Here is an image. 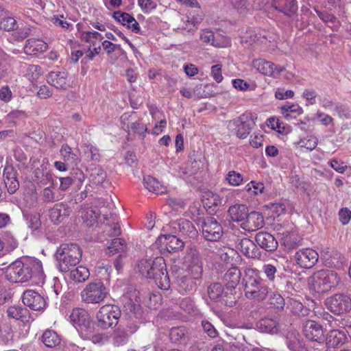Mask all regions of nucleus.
Here are the masks:
<instances>
[{"instance_id": "obj_14", "label": "nucleus", "mask_w": 351, "mask_h": 351, "mask_svg": "<svg viewBox=\"0 0 351 351\" xmlns=\"http://www.w3.org/2000/svg\"><path fill=\"white\" fill-rule=\"evenodd\" d=\"M294 257L296 263L304 269L312 268L319 260L317 251L310 247L299 250L295 252Z\"/></svg>"}, {"instance_id": "obj_36", "label": "nucleus", "mask_w": 351, "mask_h": 351, "mask_svg": "<svg viewBox=\"0 0 351 351\" xmlns=\"http://www.w3.org/2000/svg\"><path fill=\"white\" fill-rule=\"evenodd\" d=\"M252 66L261 73L271 76L274 75V66L275 64L265 59H256L252 61Z\"/></svg>"}, {"instance_id": "obj_20", "label": "nucleus", "mask_w": 351, "mask_h": 351, "mask_svg": "<svg viewBox=\"0 0 351 351\" xmlns=\"http://www.w3.org/2000/svg\"><path fill=\"white\" fill-rule=\"evenodd\" d=\"M237 247L242 254L251 258L258 259L261 257V252L256 245L248 238L237 239Z\"/></svg>"}, {"instance_id": "obj_35", "label": "nucleus", "mask_w": 351, "mask_h": 351, "mask_svg": "<svg viewBox=\"0 0 351 351\" xmlns=\"http://www.w3.org/2000/svg\"><path fill=\"white\" fill-rule=\"evenodd\" d=\"M280 235V243L284 245L287 250H293L299 245L300 239L295 232L285 231Z\"/></svg>"}, {"instance_id": "obj_64", "label": "nucleus", "mask_w": 351, "mask_h": 351, "mask_svg": "<svg viewBox=\"0 0 351 351\" xmlns=\"http://www.w3.org/2000/svg\"><path fill=\"white\" fill-rule=\"evenodd\" d=\"M41 199L45 203L56 202V194L50 187L45 188L40 193Z\"/></svg>"}, {"instance_id": "obj_5", "label": "nucleus", "mask_w": 351, "mask_h": 351, "mask_svg": "<svg viewBox=\"0 0 351 351\" xmlns=\"http://www.w3.org/2000/svg\"><path fill=\"white\" fill-rule=\"evenodd\" d=\"M69 320L83 339H89L95 332V324L89 313L84 308H74L69 315Z\"/></svg>"}, {"instance_id": "obj_58", "label": "nucleus", "mask_w": 351, "mask_h": 351, "mask_svg": "<svg viewBox=\"0 0 351 351\" xmlns=\"http://www.w3.org/2000/svg\"><path fill=\"white\" fill-rule=\"evenodd\" d=\"M84 154L92 161H99L100 159L99 149L90 144L85 146Z\"/></svg>"}, {"instance_id": "obj_41", "label": "nucleus", "mask_w": 351, "mask_h": 351, "mask_svg": "<svg viewBox=\"0 0 351 351\" xmlns=\"http://www.w3.org/2000/svg\"><path fill=\"white\" fill-rule=\"evenodd\" d=\"M70 271V278L77 282H84L90 276L89 270L84 266L72 268Z\"/></svg>"}, {"instance_id": "obj_3", "label": "nucleus", "mask_w": 351, "mask_h": 351, "mask_svg": "<svg viewBox=\"0 0 351 351\" xmlns=\"http://www.w3.org/2000/svg\"><path fill=\"white\" fill-rule=\"evenodd\" d=\"M244 291L247 298L258 301L265 299L268 287L261 277L260 271L255 268H246L243 277Z\"/></svg>"}, {"instance_id": "obj_48", "label": "nucleus", "mask_w": 351, "mask_h": 351, "mask_svg": "<svg viewBox=\"0 0 351 351\" xmlns=\"http://www.w3.org/2000/svg\"><path fill=\"white\" fill-rule=\"evenodd\" d=\"M1 239L3 249L6 251H12L18 247V241L11 232H4Z\"/></svg>"}, {"instance_id": "obj_26", "label": "nucleus", "mask_w": 351, "mask_h": 351, "mask_svg": "<svg viewBox=\"0 0 351 351\" xmlns=\"http://www.w3.org/2000/svg\"><path fill=\"white\" fill-rule=\"evenodd\" d=\"M257 329L262 332L275 335L278 333L280 326L276 318L265 317L256 323Z\"/></svg>"}, {"instance_id": "obj_31", "label": "nucleus", "mask_w": 351, "mask_h": 351, "mask_svg": "<svg viewBox=\"0 0 351 351\" xmlns=\"http://www.w3.org/2000/svg\"><path fill=\"white\" fill-rule=\"evenodd\" d=\"M90 179L93 184L102 187H107L110 184L109 180H107L106 172L100 167H96L91 169Z\"/></svg>"}, {"instance_id": "obj_56", "label": "nucleus", "mask_w": 351, "mask_h": 351, "mask_svg": "<svg viewBox=\"0 0 351 351\" xmlns=\"http://www.w3.org/2000/svg\"><path fill=\"white\" fill-rule=\"evenodd\" d=\"M226 179L230 185L234 186H239L243 181V176L235 171H229Z\"/></svg>"}, {"instance_id": "obj_23", "label": "nucleus", "mask_w": 351, "mask_h": 351, "mask_svg": "<svg viewBox=\"0 0 351 351\" xmlns=\"http://www.w3.org/2000/svg\"><path fill=\"white\" fill-rule=\"evenodd\" d=\"M85 179L84 174L80 169H73L70 176L60 178V189L61 191L67 190L73 184H76L79 188L82 184Z\"/></svg>"}, {"instance_id": "obj_45", "label": "nucleus", "mask_w": 351, "mask_h": 351, "mask_svg": "<svg viewBox=\"0 0 351 351\" xmlns=\"http://www.w3.org/2000/svg\"><path fill=\"white\" fill-rule=\"evenodd\" d=\"M42 341L49 348H54L60 343V338L58 335L52 330H47L42 336Z\"/></svg>"}, {"instance_id": "obj_12", "label": "nucleus", "mask_w": 351, "mask_h": 351, "mask_svg": "<svg viewBox=\"0 0 351 351\" xmlns=\"http://www.w3.org/2000/svg\"><path fill=\"white\" fill-rule=\"evenodd\" d=\"M180 268L176 266L171 268V274L176 280L179 291L182 293H189L195 291L200 279H196L191 274L180 276Z\"/></svg>"}, {"instance_id": "obj_10", "label": "nucleus", "mask_w": 351, "mask_h": 351, "mask_svg": "<svg viewBox=\"0 0 351 351\" xmlns=\"http://www.w3.org/2000/svg\"><path fill=\"white\" fill-rule=\"evenodd\" d=\"M328 310L336 315H340L351 311V298L346 294L338 293L328 297L325 300Z\"/></svg>"}, {"instance_id": "obj_19", "label": "nucleus", "mask_w": 351, "mask_h": 351, "mask_svg": "<svg viewBox=\"0 0 351 351\" xmlns=\"http://www.w3.org/2000/svg\"><path fill=\"white\" fill-rule=\"evenodd\" d=\"M157 245H160L161 250H166L169 253L178 252L183 249L184 243L174 235H161L156 241Z\"/></svg>"}, {"instance_id": "obj_51", "label": "nucleus", "mask_w": 351, "mask_h": 351, "mask_svg": "<svg viewBox=\"0 0 351 351\" xmlns=\"http://www.w3.org/2000/svg\"><path fill=\"white\" fill-rule=\"evenodd\" d=\"M233 291H234L227 290L225 289V291L219 301L221 304L228 307H233L236 306L237 304V297L236 296L235 293H233Z\"/></svg>"}, {"instance_id": "obj_52", "label": "nucleus", "mask_w": 351, "mask_h": 351, "mask_svg": "<svg viewBox=\"0 0 351 351\" xmlns=\"http://www.w3.org/2000/svg\"><path fill=\"white\" fill-rule=\"evenodd\" d=\"M99 217V213L97 210H94L93 208H88L85 210L83 214L82 218L84 222L86 224L87 226H92L93 224L97 221V219Z\"/></svg>"}, {"instance_id": "obj_54", "label": "nucleus", "mask_w": 351, "mask_h": 351, "mask_svg": "<svg viewBox=\"0 0 351 351\" xmlns=\"http://www.w3.org/2000/svg\"><path fill=\"white\" fill-rule=\"evenodd\" d=\"M17 22L12 16H3L0 21V29L10 32L16 29Z\"/></svg>"}, {"instance_id": "obj_47", "label": "nucleus", "mask_w": 351, "mask_h": 351, "mask_svg": "<svg viewBox=\"0 0 351 351\" xmlns=\"http://www.w3.org/2000/svg\"><path fill=\"white\" fill-rule=\"evenodd\" d=\"M225 291L221 283L216 282L211 284L208 287V294L210 299L215 302H219Z\"/></svg>"}, {"instance_id": "obj_13", "label": "nucleus", "mask_w": 351, "mask_h": 351, "mask_svg": "<svg viewBox=\"0 0 351 351\" xmlns=\"http://www.w3.org/2000/svg\"><path fill=\"white\" fill-rule=\"evenodd\" d=\"M123 302V311L128 316V318L140 320L143 315V310L136 291H134L131 295L129 293L125 295Z\"/></svg>"}, {"instance_id": "obj_6", "label": "nucleus", "mask_w": 351, "mask_h": 351, "mask_svg": "<svg viewBox=\"0 0 351 351\" xmlns=\"http://www.w3.org/2000/svg\"><path fill=\"white\" fill-rule=\"evenodd\" d=\"M108 295V289L100 280L88 282L80 293L82 302L88 304H99Z\"/></svg>"}, {"instance_id": "obj_25", "label": "nucleus", "mask_w": 351, "mask_h": 351, "mask_svg": "<svg viewBox=\"0 0 351 351\" xmlns=\"http://www.w3.org/2000/svg\"><path fill=\"white\" fill-rule=\"evenodd\" d=\"M265 225L263 216L258 212L247 213L245 222L241 223V227L248 231H254L263 228Z\"/></svg>"}, {"instance_id": "obj_28", "label": "nucleus", "mask_w": 351, "mask_h": 351, "mask_svg": "<svg viewBox=\"0 0 351 351\" xmlns=\"http://www.w3.org/2000/svg\"><path fill=\"white\" fill-rule=\"evenodd\" d=\"M173 225V228L183 236L195 238L197 235V231L193 223L186 219H180L174 222Z\"/></svg>"}, {"instance_id": "obj_16", "label": "nucleus", "mask_w": 351, "mask_h": 351, "mask_svg": "<svg viewBox=\"0 0 351 351\" xmlns=\"http://www.w3.org/2000/svg\"><path fill=\"white\" fill-rule=\"evenodd\" d=\"M303 334L306 339L318 343L325 339L324 331L322 324L314 320H307L303 325Z\"/></svg>"}, {"instance_id": "obj_37", "label": "nucleus", "mask_w": 351, "mask_h": 351, "mask_svg": "<svg viewBox=\"0 0 351 351\" xmlns=\"http://www.w3.org/2000/svg\"><path fill=\"white\" fill-rule=\"evenodd\" d=\"M287 305V308L294 315L304 317L309 313V309L305 307L299 300L294 298H289Z\"/></svg>"}, {"instance_id": "obj_63", "label": "nucleus", "mask_w": 351, "mask_h": 351, "mask_svg": "<svg viewBox=\"0 0 351 351\" xmlns=\"http://www.w3.org/2000/svg\"><path fill=\"white\" fill-rule=\"evenodd\" d=\"M202 326L203 330L210 338H215L218 336V332L214 326L208 320H202Z\"/></svg>"}, {"instance_id": "obj_60", "label": "nucleus", "mask_w": 351, "mask_h": 351, "mask_svg": "<svg viewBox=\"0 0 351 351\" xmlns=\"http://www.w3.org/2000/svg\"><path fill=\"white\" fill-rule=\"evenodd\" d=\"M113 18L124 26H125L128 23L133 21L132 16H131L128 13L123 12L121 11L114 12Z\"/></svg>"}, {"instance_id": "obj_40", "label": "nucleus", "mask_w": 351, "mask_h": 351, "mask_svg": "<svg viewBox=\"0 0 351 351\" xmlns=\"http://www.w3.org/2000/svg\"><path fill=\"white\" fill-rule=\"evenodd\" d=\"M127 251V245L125 241L123 239H113L108 246L106 253L110 256L115 254H121Z\"/></svg>"}, {"instance_id": "obj_39", "label": "nucleus", "mask_w": 351, "mask_h": 351, "mask_svg": "<svg viewBox=\"0 0 351 351\" xmlns=\"http://www.w3.org/2000/svg\"><path fill=\"white\" fill-rule=\"evenodd\" d=\"M143 184L149 191L156 194L163 193L166 191L163 185H162L156 178L150 176L144 177Z\"/></svg>"}, {"instance_id": "obj_1", "label": "nucleus", "mask_w": 351, "mask_h": 351, "mask_svg": "<svg viewBox=\"0 0 351 351\" xmlns=\"http://www.w3.org/2000/svg\"><path fill=\"white\" fill-rule=\"evenodd\" d=\"M5 278L12 283H23L29 280L35 284L43 283L45 274L42 263L35 258L17 260L6 269Z\"/></svg>"}, {"instance_id": "obj_46", "label": "nucleus", "mask_w": 351, "mask_h": 351, "mask_svg": "<svg viewBox=\"0 0 351 351\" xmlns=\"http://www.w3.org/2000/svg\"><path fill=\"white\" fill-rule=\"evenodd\" d=\"M230 6L239 14H245L250 9V0H228Z\"/></svg>"}, {"instance_id": "obj_44", "label": "nucleus", "mask_w": 351, "mask_h": 351, "mask_svg": "<svg viewBox=\"0 0 351 351\" xmlns=\"http://www.w3.org/2000/svg\"><path fill=\"white\" fill-rule=\"evenodd\" d=\"M203 203L206 208L211 210L210 212H215L221 204V199L217 194L209 191L206 193Z\"/></svg>"}, {"instance_id": "obj_50", "label": "nucleus", "mask_w": 351, "mask_h": 351, "mask_svg": "<svg viewBox=\"0 0 351 351\" xmlns=\"http://www.w3.org/2000/svg\"><path fill=\"white\" fill-rule=\"evenodd\" d=\"M26 117L25 111L16 110L8 113L5 119L7 123L16 125L20 122L24 121Z\"/></svg>"}, {"instance_id": "obj_18", "label": "nucleus", "mask_w": 351, "mask_h": 351, "mask_svg": "<svg viewBox=\"0 0 351 351\" xmlns=\"http://www.w3.org/2000/svg\"><path fill=\"white\" fill-rule=\"evenodd\" d=\"M23 302L33 311H43L47 306L45 298L34 290H27L23 293Z\"/></svg>"}, {"instance_id": "obj_49", "label": "nucleus", "mask_w": 351, "mask_h": 351, "mask_svg": "<svg viewBox=\"0 0 351 351\" xmlns=\"http://www.w3.org/2000/svg\"><path fill=\"white\" fill-rule=\"evenodd\" d=\"M282 114L286 119H289L292 117L291 113L296 114H301L303 112L302 107L296 104L287 103L281 107Z\"/></svg>"}, {"instance_id": "obj_21", "label": "nucleus", "mask_w": 351, "mask_h": 351, "mask_svg": "<svg viewBox=\"0 0 351 351\" xmlns=\"http://www.w3.org/2000/svg\"><path fill=\"white\" fill-rule=\"evenodd\" d=\"M71 213V208L66 202H59L53 205L49 210V217L54 224H59L67 218Z\"/></svg>"}, {"instance_id": "obj_59", "label": "nucleus", "mask_w": 351, "mask_h": 351, "mask_svg": "<svg viewBox=\"0 0 351 351\" xmlns=\"http://www.w3.org/2000/svg\"><path fill=\"white\" fill-rule=\"evenodd\" d=\"M32 28L29 26H25L17 29L13 34L14 40L22 41L32 34Z\"/></svg>"}, {"instance_id": "obj_43", "label": "nucleus", "mask_w": 351, "mask_h": 351, "mask_svg": "<svg viewBox=\"0 0 351 351\" xmlns=\"http://www.w3.org/2000/svg\"><path fill=\"white\" fill-rule=\"evenodd\" d=\"M13 330L8 322L0 323V342L3 344H10L13 341Z\"/></svg>"}, {"instance_id": "obj_42", "label": "nucleus", "mask_w": 351, "mask_h": 351, "mask_svg": "<svg viewBox=\"0 0 351 351\" xmlns=\"http://www.w3.org/2000/svg\"><path fill=\"white\" fill-rule=\"evenodd\" d=\"M130 333L128 332L125 326L120 325L116 328L112 334V341L117 346L125 344L129 339Z\"/></svg>"}, {"instance_id": "obj_11", "label": "nucleus", "mask_w": 351, "mask_h": 351, "mask_svg": "<svg viewBox=\"0 0 351 351\" xmlns=\"http://www.w3.org/2000/svg\"><path fill=\"white\" fill-rule=\"evenodd\" d=\"M202 228L203 237L209 241H218L223 234L222 226L213 217L204 219Z\"/></svg>"}, {"instance_id": "obj_29", "label": "nucleus", "mask_w": 351, "mask_h": 351, "mask_svg": "<svg viewBox=\"0 0 351 351\" xmlns=\"http://www.w3.org/2000/svg\"><path fill=\"white\" fill-rule=\"evenodd\" d=\"M241 273L237 267H232L225 273L223 281L226 283V289L234 291L236 286L240 282Z\"/></svg>"}, {"instance_id": "obj_57", "label": "nucleus", "mask_w": 351, "mask_h": 351, "mask_svg": "<svg viewBox=\"0 0 351 351\" xmlns=\"http://www.w3.org/2000/svg\"><path fill=\"white\" fill-rule=\"evenodd\" d=\"M269 302L270 305L278 310H282L285 305V299L279 293H272L269 296Z\"/></svg>"}, {"instance_id": "obj_38", "label": "nucleus", "mask_w": 351, "mask_h": 351, "mask_svg": "<svg viewBox=\"0 0 351 351\" xmlns=\"http://www.w3.org/2000/svg\"><path fill=\"white\" fill-rule=\"evenodd\" d=\"M286 343L291 351H300L302 342L300 334L295 330H290L286 335Z\"/></svg>"}, {"instance_id": "obj_17", "label": "nucleus", "mask_w": 351, "mask_h": 351, "mask_svg": "<svg viewBox=\"0 0 351 351\" xmlns=\"http://www.w3.org/2000/svg\"><path fill=\"white\" fill-rule=\"evenodd\" d=\"M270 3L272 8L287 17H293L298 12L297 0H270Z\"/></svg>"}, {"instance_id": "obj_9", "label": "nucleus", "mask_w": 351, "mask_h": 351, "mask_svg": "<svg viewBox=\"0 0 351 351\" xmlns=\"http://www.w3.org/2000/svg\"><path fill=\"white\" fill-rule=\"evenodd\" d=\"M255 125L252 114H243L239 117L230 120L228 124L229 132L239 138H245Z\"/></svg>"}, {"instance_id": "obj_30", "label": "nucleus", "mask_w": 351, "mask_h": 351, "mask_svg": "<svg viewBox=\"0 0 351 351\" xmlns=\"http://www.w3.org/2000/svg\"><path fill=\"white\" fill-rule=\"evenodd\" d=\"M248 208L244 204H234L228 209V214L232 221L245 222L248 213Z\"/></svg>"}, {"instance_id": "obj_24", "label": "nucleus", "mask_w": 351, "mask_h": 351, "mask_svg": "<svg viewBox=\"0 0 351 351\" xmlns=\"http://www.w3.org/2000/svg\"><path fill=\"white\" fill-rule=\"evenodd\" d=\"M49 84L58 90H66L69 87L68 73L66 71H51L47 77Z\"/></svg>"}, {"instance_id": "obj_32", "label": "nucleus", "mask_w": 351, "mask_h": 351, "mask_svg": "<svg viewBox=\"0 0 351 351\" xmlns=\"http://www.w3.org/2000/svg\"><path fill=\"white\" fill-rule=\"evenodd\" d=\"M60 153L62 158L68 165L77 166L81 161L79 155L74 152L67 144L62 145Z\"/></svg>"}, {"instance_id": "obj_34", "label": "nucleus", "mask_w": 351, "mask_h": 351, "mask_svg": "<svg viewBox=\"0 0 351 351\" xmlns=\"http://www.w3.org/2000/svg\"><path fill=\"white\" fill-rule=\"evenodd\" d=\"M347 340L344 331L339 330H332L328 333L326 341L329 347L337 348L343 346Z\"/></svg>"}, {"instance_id": "obj_4", "label": "nucleus", "mask_w": 351, "mask_h": 351, "mask_svg": "<svg viewBox=\"0 0 351 351\" xmlns=\"http://www.w3.org/2000/svg\"><path fill=\"white\" fill-rule=\"evenodd\" d=\"M82 252L75 243H63L57 248L55 256L56 266L62 272H68L81 261Z\"/></svg>"}, {"instance_id": "obj_15", "label": "nucleus", "mask_w": 351, "mask_h": 351, "mask_svg": "<svg viewBox=\"0 0 351 351\" xmlns=\"http://www.w3.org/2000/svg\"><path fill=\"white\" fill-rule=\"evenodd\" d=\"M185 262L187 264L189 274L195 276L196 279H201L203 273L202 262L196 248L189 249L185 256Z\"/></svg>"}, {"instance_id": "obj_7", "label": "nucleus", "mask_w": 351, "mask_h": 351, "mask_svg": "<svg viewBox=\"0 0 351 351\" xmlns=\"http://www.w3.org/2000/svg\"><path fill=\"white\" fill-rule=\"evenodd\" d=\"M338 274L329 269H322L315 272L312 277L313 289L318 293H324L336 287L340 282Z\"/></svg>"}, {"instance_id": "obj_27", "label": "nucleus", "mask_w": 351, "mask_h": 351, "mask_svg": "<svg viewBox=\"0 0 351 351\" xmlns=\"http://www.w3.org/2000/svg\"><path fill=\"white\" fill-rule=\"evenodd\" d=\"M47 48L48 45L43 40L29 38L25 42L24 52L29 56H37L45 52Z\"/></svg>"}, {"instance_id": "obj_62", "label": "nucleus", "mask_w": 351, "mask_h": 351, "mask_svg": "<svg viewBox=\"0 0 351 351\" xmlns=\"http://www.w3.org/2000/svg\"><path fill=\"white\" fill-rule=\"evenodd\" d=\"M26 221L28 227L32 230H38L41 226L40 217L36 215H26Z\"/></svg>"}, {"instance_id": "obj_8", "label": "nucleus", "mask_w": 351, "mask_h": 351, "mask_svg": "<svg viewBox=\"0 0 351 351\" xmlns=\"http://www.w3.org/2000/svg\"><path fill=\"white\" fill-rule=\"evenodd\" d=\"M121 310L118 306L106 304L102 306L96 314V325L101 330L112 328L118 324Z\"/></svg>"}, {"instance_id": "obj_53", "label": "nucleus", "mask_w": 351, "mask_h": 351, "mask_svg": "<svg viewBox=\"0 0 351 351\" xmlns=\"http://www.w3.org/2000/svg\"><path fill=\"white\" fill-rule=\"evenodd\" d=\"M186 330L183 326L172 328L169 332V338L173 343L180 342L186 335Z\"/></svg>"}, {"instance_id": "obj_33", "label": "nucleus", "mask_w": 351, "mask_h": 351, "mask_svg": "<svg viewBox=\"0 0 351 351\" xmlns=\"http://www.w3.org/2000/svg\"><path fill=\"white\" fill-rule=\"evenodd\" d=\"M7 315L9 318L27 322L29 318V312L26 307L21 306H11L7 309Z\"/></svg>"}, {"instance_id": "obj_61", "label": "nucleus", "mask_w": 351, "mask_h": 351, "mask_svg": "<svg viewBox=\"0 0 351 351\" xmlns=\"http://www.w3.org/2000/svg\"><path fill=\"white\" fill-rule=\"evenodd\" d=\"M264 185L261 182H256L255 181H251L248 184H246L245 186V189L248 191L251 192L254 195L261 194L263 193L264 189Z\"/></svg>"}, {"instance_id": "obj_55", "label": "nucleus", "mask_w": 351, "mask_h": 351, "mask_svg": "<svg viewBox=\"0 0 351 351\" xmlns=\"http://www.w3.org/2000/svg\"><path fill=\"white\" fill-rule=\"evenodd\" d=\"M130 130L134 134H138L142 139H144L147 132V127L141 121H136L130 123Z\"/></svg>"}, {"instance_id": "obj_2", "label": "nucleus", "mask_w": 351, "mask_h": 351, "mask_svg": "<svg viewBox=\"0 0 351 351\" xmlns=\"http://www.w3.org/2000/svg\"><path fill=\"white\" fill-rule=\"evenodd\" d=\"M138 268L142 276L153 279L160 289L167 290L170 287L169 276L165 259L162 257L143 259L139 261Z\"/></svg>"}, {"instance_id": "obj_22", "label": "nucleus", "mask_w": 351, "mask_h": 351, "mask_svg": "<svg viewBox=\"0 0 351 351\" xmlns=\"http://www.w3.org/2000/svg\"><path fill=\"white\" fill-rule=\"evenodd\" d=\"M255 241L260 247L267 252H274L278 246L276 239L267 232H259L255 236Z\"/></svg>"}]
</instances>
